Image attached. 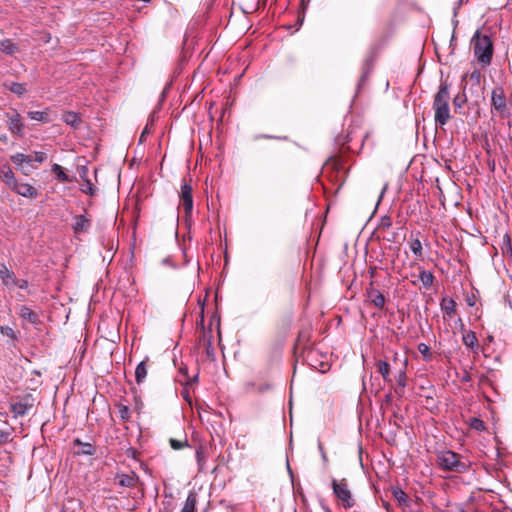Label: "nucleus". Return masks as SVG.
Wrapping results in <instances>:
<instances>
[{
  "label": "nucleus",
  "instance_id": "obj_1",
  "mask_svg": "<svg viewBox=\"0 0 512 512\" xmlns=\"http://www.w3.org/2000/svg\"><path fill=\"white\" fill-rule=\"evenodd\" d=\"M471 44L473 46V53L477 61L482 67H487L491 64L493 56V42L490 36L481 34L479 30L475 32L472 37Z\"/></svg>",
  "mask_w": 512,
  "mask_h": 512
},
{
  "label": "nucleus",
  "instance_id": "obj_2",
  "mask_svg": "<svg viewBox=\"0 0 512 512\" xmlns=\"http://www.w3.org/2000/svg\"><path fill=\"white\" fill-rule=\"evenodd\" d=\"M437 464L442 470L455 473H464L470 468V462L466 457L451 450L439 451Z\"/></svg>",
  "mask_w": 512,
  "mask_h": 512
},
{
  "label": "nucleus",
  "instance_id": "obj_3",
  "mask_svg": "<svg viewBox=\"0 0 512 512\" xmlns=\"http://www.w3.org/2000/svg\"><path fill=\"white\" fill-rule=\"evenodd\" d=\"M450 93L446 83L440 85L437 93L434 96L433 109L435 111L436 125L444 126L450 119Z\"/></svg>",
  "mask_w": 512,
  "mask_h": 512
},
{
  "label": "nucleus",
  "instance_id": "obj_4",
  "mask_svg": "<svg viewBox=\"0 0 512 512\" xmlns=\"http://www.w3.org/2000/svg\"><path fill=\"white\" fill-rule=\"evenodd\" d=\"M491 114L501 119L510 118L512 116L511 105L507 100L504 88L496 86L491 92Z\"/></svg>",
  "mask_w": 512,
  "mask_h": 512
},
{
  "label": "nucleus",
  "instance_id": "obj_5",
  "mask_svg": "<svg viewBox=\"0 0 512 512\" xmlns=\"http://www.w3.org/2000/svg\"><path fill=\"white\" fill-rule=\"evenodd\" d=\"M332 489L336 498L342 503L345 509H349L354 506L355 501L349 490L346 479L340 481L332 479Z\"/></svg>",
  "mask_w": 512,
  "mask_h": 512
},
{
  "label": "nucleus",
  "instance_id": "obj_6",
  "mask_svg": "<svg viewBox=\"0 0 512 512\" xmlns=\"http://www.w3.org/2000/svg\"><path fill=\"white\" fill-rule=\"evenodd\" d=\"M7 118V127L8 130L12 134H16L19 137L24 136L25 125L22 121L21 115L17 112V110H13L12 112H7L5 114Z\"/></svg>",
  "mask_w": 512,
  "mask_h": 512
},
{
  "label": "nucleus",
  "instance_id": "obj_7",
  "mask_svg": "<svg viewBox=\"0 0 512 512\" xmlns=\"http://www.w3.org/2000/svg\"><path fill=\"white\" fill-rule=\"evenodd\" d=\"M180 204L182 205L186 217L191 216L193 210V196H192V187L190 184L184 182L181 185L180 191Z\"/></svg>",
  "mask_w": 512,
  "mask_h": 512
},
{
  "label": "nucleus",
  "instance_id": "obj_8",
  "mask_svg": "<svg viewBox=\"0 0 512 512\" xmlns=\"http://www.w3.org/2000/svg\"><path fill=\"white\" fill-rule=\"evenodd\" d=\"M32 407L33 401L27 396L20 401L11 403L10 411L13 413L14 417H20L25 415Z\"/></svg>",
  "mask_w": 512,
  "mask_h": 512
},
{
  "label": "nucleus",
  "instance_id": "obj_9",
  "mask_svg": "<svg viewBox=\"0 0 512 512\" xmlns=\"http://www.w3.org/2000/svg\"><path fill=\"white\" fill-rule=\"evenodd\" d=\"M73 231L76 235L87 233L91 228V219H89L86 215H76L73 218Z\"/></svg>",
  "mask_w": 512,
  "mask_h": 512
},
{
  "label": "nucleus",
  "instance_id": "obj_10",
  "mask_svg": "<svg viewBox=\"0 0 512 512\" xmlns=\"http://www.w3.org/2000/svg\"><path fill=\"white\" fill-rule=\"evenodd\" d=\"M115 480L117 481V484L121 487L134 488L136 487L139 481V476L134 472L130 474L117 473L115 475Z\"/></svg>",
  "mask_w": 512,
  "mask_h": 512
},
{
  "label": "nucleus",
  "instance_id": "obj_11",
  "mask_svg": "<svg viewBox=\"0 0 512 512\" xmlns=\"http://www.w3.org/2000/svg\"><path fill=\"white\" fill-rule=\"evenodd\" d=\"M15 193L18 195H21L23 197L34 199L38 196V191L35 187L30 185L29 183H19L14 186L12 189Z\"/></svg>",
  "mask_w": 512,
  "mask_h": 512
},
{
  "label": "nucleus",
  "instance_id": "obj_12",
  "mask_svg": "<svg viewBox=\"0 0 512 512\" xmlns=\"http://www.w3.org/2000/svg\"><path fill=\"white\" fill-rule=\"evenodd\" d=\"M418 235H419V232L416 234L411 233L408 243H409L410 250L413 253V255L415 256V258L418 260H423L424 259L423 246H422V243H421Z\"/></svg>",
  "mask_w": 512,
  "mask_h": 512
},
{
  "label": "nucleus",
  "instance_id": "obj_13",
  "mask_svg": "<svg viewBox=\"0 0 512 512\" xmlns=\"http://www.w3.org/2000/svg\"><path fill=\"white\" fill-rule=\"evenodd\" d=\"M10 159L16 165L17 169H19L23 174L28 175V172L25 171V165H31L32 156L23 153H16L11 155Z\"/></svg>",
  "mask_w": 512,
  "mask_h": 512
},
{
  "label": "nucleus",
  "instance_id": "obj_14",
  "mask_svg": "<svg viewBox=\"0 0 512 512\" xmlns=\"http://www.w3.org/2000/svg\"><path fill=\"white\" fill-rule=\"evenodd\" d=\"M0 179L12 190L17 184V178L9 165L0 168Z\"/></svg>",
  "mask_w": 512,
  "mask_h": 512
},
{
  "label": "nucleus",
  "instance_id": "obj_15",
  "mask_svg": "<svg viewBox=\"0 0 512 512\" xmlns=\"http://www.w3.org/2000/svg\"><path fill=\"white\" fill-rule=\"evenodd\" d=\"M406 365L407 361L403 362V368L400 369L398 374L396 375V387L395 393L398 396H402L404 394L405 387L407 385V376H406Z\"/></svg>",
  "mask_w": 512,
  "mask_h": 512
},
{
  "label": "nucleus",
  "instance_id": "obj_16",
  "mask_svg": "<svg viewBox=\"0 0 512 512\" xmlns=\"http://www.w3.org/2000/svg\"><path fill=\"white\" fill-rule=\"evenodd\" d=\"M19 315L23 320L30 324L37 325L40 323L38 314L32 311L28 306H21L19 309Z\"/></svg>",
  "mask_w": 512,
  "mask_h": 512
},
{
  "label": "nucleus",
  "instance_id": "obj_17",
  "mask_svg": "<svg viewBox=\"0 0 512 512\" xmlns=\"http://www.w3.org/2000/svg\"><path fill=\"white\" fill-rule=\"evenodd\" d=\"M27 115L31 120H34L37 122H41V123L51 122L49 108H46L43 111H29Z\"/></svg>",
  "mask_w": 512,
  "mask_h": 512
},
{
  "label": "nucleus",
  "instance_id": "obj_18",
  "mask_svg": "<svg viewBox=\"0 0 512 512\" xmlns=\"http://www.w3.org/2000/svg\"><path fill=\"white\" fill-rule=\"evenodd\" d=\"M368 296L375 307L383 309L385 305V297L379 290L371 288L368 290Z\"/></svg>",
  "mask_w": 512,
  "mask_h": 512
},
{
  "label": "nucleus",
  "instance_id": "obj_19",
  "mask_svg": "<svg viewBox=\"0 0 512 512\" xmlns=\"http://www.w3.org/2000/svg\"><path fill=\"white\" fill-rule=\"evenodd\" d=\"M392 495L398 501L400 507L405 509L410 504V499L407 494L399 487L392 488Z\"/></svg>",
  "mask_w": 512,
  "mask_h": 512
},
{
  "label": "nucleus",
  "instance_id": "obj_20",
  "mask_svg": "<svg viewBox=\"0 0 512 512\" xmlns=\"http://www.w3.org/2000/svg\"><path fill=\"white\" fill-rule=\"evenodd\" d=\"M74 443L79 447L77 454L92 456L96 453V448L92 443L82 442L79 439H75Z\"/></svg>",
  "mask_w": 512,
  "mask_h": 512
},
{
  "label": "nucleus",
  "instance_id": "obj_21",
  "mask_svg": "<svg viewBox=\"0 0 512 512\" xmlns=\"http://www.w3.org/2000/svg\"><path fill=\"white\" fill-rule=\"evenodd\" d=\"M462 342L467 348L472 350H477L479 347L478 339L473 331H468L463 334Z\"/></svg>",
  "mask_w": 512,
  "mask_h": 512
},
{
  "label": "nucleus",
  "instance_id": "obj_22",
  "mask_svg": "<svg viewBox=\"0 0 512 512\" xmlns=\"http://www.w3.org/2000/svg\"><path fill=\"white\" fill-rule=\"evenodd\" d=\"M419 279L422 282L424 288L429 289L432 287L435 277L431 271H427L422 267H419Z\"/></svg>",
  "mask_w": 512,
  "mask_h": 512
},
{
  "label": "nucleus",
  "instance_id": "obj_23",
  "mask_svg": "<svg viewBox=\"0 0 512 512\" xmlns=\"http://www.w3.org/2000/svg\"><path fill=\"white\" fill-rule=\"evenodd\" d=\"M51 171L55 174L56 178L60 182H73L75 178L69 177L65 172L61 165L53 164L51 167Z\"/></svg>",
  "mask_w": 512,
  "mask_h": 512
},
{
  "label": "nucleus",
  "instance_id": "obj_24",
  "mask_svg": "<svg viewBox=\"0 0 512 512\" xmlns=\"http://www.w3.org/2000/svg\"><path fill=\"white\" fill-rule=\"evenodd\" d=\"M3 85L5 88H7L19 97L23 96L27 92L26 85L24 83L11 82L4 83Z\"/></svg>",
  "mask_w": 512,
  "mask_h": 512
},
{
  "label": "nucleus",
  "instance_id": "obj_25",
  "mask_svg": "<svg viewBox=\"0 0 512 512\" xmlns=\"http://www.w3.org/2000/svg\"><path fill=\"white\" fill-rule=\"evenodd\" d=\"M441 309L449 317H452L456 312V302L452 298H443L441 301Z\"/></svg>",
  "mask_w": 512,
  "mask_h": 512
},
{
  "label": "nucleus",
  "instance_id": "obj_26",
  "mask_svg": "<svg viewBox=\"0 0 512 512\" xmlns=\"http://www.w3.org/2000/svg\"><path fill=\"white\" fill-rule=\"evenodd\" d=\"M378 371L382 375L383 379L387 383H392V379L390 377V365L385 360H380L377 363Z\"/></svg>",
  "mask_w": 512,
  "mask_h": 512
},
{
  "label": "nucleus",
  "instance_id": "obj_27",
  "mask_svg": "<svg viewBox=\"0 0 512 512\" xmlns=\"http://www.w3.org/2000/svg\"><path fill=\"white\" fill-rule=\"evenodd\" d=\"M147 376V364L146 361H141L135 369V379L137 384L144 382Z\"/></svg>",
  "mask_w": 512,
  "mask_h": 512
},
{
  "label": "nucleus",
  "instance_id": "obj_28",
  "mask_svg": "<svg viewBox=\"0 0 512 512\" xmlns=\"http://www.w3.org/2000/svg\"><path fill=\"white\" fill-rule=\"evenodd\" d=\"M197 498L194 493H189L181 512H196Z\"/></svg>",
  "mask_w": 512,
  "mask_h": 512
},
{
  "label": "nucleus",
  "instance_id": "obj_29",
  "mask_svg": "<svg viewBox=\"0 0 512 512\" xmlns=\"http://www.w3.org/2000/svg\"><path fill=\"white\" fill-rule=\"evenodd\" d=\"M0 50L5 54L12 55L18 50V47L11 39H4L0 41Z\"/></svg>",
  "mask_w": 512,
  "mask_h": 512
},
{
  "label": "nucleus",
  "instance_id": "obj_30",
  "mask_svg": "<svg viewBox=\"0 0 512 512\" xmlns=\"http://www.w3.org/2000/svg\"><path fill=\"white\" fill-rule=\"evenodd\" d=\"M62 119L66 124H68L72 127H77L80 122L79 115L73 111L65 112Z\"/></svg>",
  "mask_w": 512,
  "mask_h": 512
},
{
  "label": "nucleus",
  "instance_id": "obj_31",
  "mask_svg": "<svg viewBox=\"0 0 512 512\" xmlns=\"http://www.w3.org/2000/svg\"><path fill=\"white\" fill-rule=\"evenodd\" d=\"M0 276H1V278H2V280H3V283H4L5 285L10 284V282H11V283H13V282H14V280H15V275H14V273H13L12 271H10V270L6 267V265H4V264H1V265H0Z\"/></svg>",
  "mask_w": 512,
  "mask_h": 512
},
{
  "label": "nucleus",
  "instance_id": "obj_32",
  "mask_svg": "<svg viewBox=\"0 0 512 512\" xmlns=\"http://www.w3.org/2000/svg\"><path fill=\"white\" fill-rule=\"evenodd\" d=\"M81 192L87 194L89 196H95L97 194L98 189L91 182L90 179L83 180V184L80 187Z\"/></svg>",
  "mask_w": 512,
  "mask_h": 512
},
{
  "label": "nucleus",
  "instance_id": "obj_33",
  "mask_svg": "<svg viewBox=\"0 0 512 512\" xmlns=\"http://www.w3.org/2000/svg\"><path fill=\"white\" fill-rule=\"evenodd\" d=\"M117 408H118V413H119V417L121 418V420L124 422H128L131 417L129 407L127 405L119 403V404H117Z\"/></svg>",
  "mask_w": 512,
  "mask_h": 512
},
{
  "label": "nucleus",
  "instance_id": "obj_34",
  "mask_svg": "<svg viewBox=\"0 0 512 512\" xmlns=\"http://www.w3.org/2000/svg\"><path fill=\"white\" fill-rule=\"evenodd\" d=\"M417 348L418 351L423 356L424 360L430 361L432 359V353L429 345H427L426 343H419Z\"/></svg>",
  "mask_w": 512,
  "mask_h": 512
},
{
  "label": "nucleus",
  "instance_id": "obj_35",
  "mask_svg": "<svg viewBox=\"0 0 512 512\" xmlns=\"http://www.w3.org/2000/svg\"><path fill=\"white\" fill-rule=\"evenodd\" d=\"M469 426L476 431H484L486 429L485 423L477 417L469 420Z\"/></svg>",
  "mask_w": 512,
  "mask_h": 512
},
{
  "label": "nucleus",
  "instance_id": "obj_36",
  "mask_svg": "<svg viewBox=\"0 0 512 512\" xmlns=\"http://www.w3.org/2000/svg\"><path fill=\"white\" fill-rule=\"evenodd\" d=\"M169 442H170L171 447L174 450H180V449L188 446L187 440L181 441V440H176V439L171 438Z\"/></svg>",
  "mask_w": 512,
  "mask_h": 512
},
{
  "label": "nucleus",
  "instance_id": "obj_37",
  "mask_svg": "<svg viewBox=\"0 0 512 512\" xmlns=\"http://www.w3.org/2000/svg\"><path fill=\"white\" fill-rule=\"evenodd\" d=\"M371 67H372V60L371 59H366L365 60V63H364V66H363V74L361 76V82H364L365 79L368 77V74L371 70Z\"/></svg>",
  "mask_w": 512,
  "mask_h": 512
},
{
  "label": "nucleus",
  "instance_id": "obj_38",
  "mask_svg": "<svg viewBox=\"0 0 512 512\" xmlns=\"http://www.w3.org/2000/svg\"><path fill=\"white\" fill-rule=\"evenodd\" d=\"M0 331L3 335L15 340L17 338L16 333L13 328L9 326H1Z\"/></svg>",
  "mask_w": 512,
  "mask_h": 512
},
{
  "label": "nucleus",
  "instance_id": "obj_39",
  "mask_svg": "<svg viewBox=\"0 0 512 512\" xmlns=\"http://www.w3.org/2000/svg\"><path fill=\"white\" fill-rule=\"evenodd\" d=\"M196 459H197V462H198V465H199V470L200 471H203V463H204V460H205V455H204V452H203V449L201 447H199L197 450H196Z\"/></svg>",
  "mask_w": 512,
  "mask_h": 512
},
{
  "label": "nucleus",
  "instance_id": "obj_40",
  "mask_svg": "<svg viewBox=\"0 0 512 512\" xmlns=\"http://www.w3.org/2000/svg\"><path fill=\"white\" fill-rule=\"evenodd\" d=\"M81 180L89 179V168L87 165H81L77 168Z\"/></svg>",
  "mask_w": 512,
  "mask_h": 512
},
{
  "label": "nucleus",
  "instance_id": "obj_41",
  "mask_svg": "<svg viewBox=\"0 0 512 512\" xmlns=\"http://www.w3.org/2000/svg\"><path fill=\"white\" fill-rule=\"evenodd\" d=\"M47 159V154L42 151H36L34 152V156L32 157V161H35L37 163H43Z\"/></svg>",
  "mask_w": 512,
  "mask_h": 512
},
{
  "label": "nucleus",
  "instance_id": "obj_42",
  "mask_svg": "<svg viewBox=\"0 0 512 512\" xmlns=\"http://www.w3.org/2000/svg\"><path fill=\"white\" fill-rule=\"evenodd\" d=\"M470 80L475 83V84H480V81H481V72L480 70H474L471 72L470 74Z\"/></svg>",
  "mask_w": 512,
  "mask_h": 512
},
{
  "label": "nucleus",
  "instance_id": "obj_43",
  "mask_svg": "<svg viewBox=\"0 0 512 512\" xmlns=\"http://www.w3.org/2000/svg\"><path fill=\"white\" fill-rule=\"evenodd\" d=\"M503 244L505 246H507V252L511 253L512 252L511 238L508 233H505V235L503 236Z\"/></svg>",
  "mask_w": 512,
  "mask_h": 512
},
{
  "label": "nucleus",
  "instance_id": "obj_44",
  "mask_svg": "<svg viewBox=\"0 0 512 512\" xmlns=\"http://www.w3.org/2000/svg\"><path fill=\"white\" fill-rule=\"evenodd\" d=\"M318 450H319V452L321 454V458H322L323 462L327 463L328 462V457H327V454H326V452L324 450L323 444H322V442L320 440L318 441Z\"/></svg>",
  "mask_w": 512,
  "mask_h": 512
},
{
  "label": "nucleus",
  "instance_id": "obj_45",
  "mask_svg": "<svg viewBox=\"0 0 512 512\" xmlns=\"http://www.w3.org/2000/svg\"><path fill=\"white\" fill-rule=\"evenodd\" d=\"M391 225H392V222L389 217L385 216V217L381 218V221H380L381 228L388 229L391 227Z\"/></svg>",
  "mask_w": 512,
  "mask_h": 512
},
{
  "label": "nucleus",
  "instance_id": "obj_46",
  "mask_svg": "<svg viewBox=\"0 0 512 512\" xmlns=\"http://www.w3.org/2000/svg\"><path fill=\"white\" fill-rule=\"evenodd\" d=\"M16 286H18L20 289H26L28 287V281L21 279V280H14L13 282Z\"/></svg>",
  "mask_w": 512,
  "mask_h": 512
},
{
  "label": "nucleus",
  "instance_id": "obj_47",
  "mask_svg": "<svg viewBox=\"0 0 512 512\" xmlns=\"http://www.w3.org/2000/svg\"><path fill=\"white\" fill-rule=\"evenodd\" d=\"M149 133H150V129H149L148 125H147V126L144 128V130L142 131V133H141V136H140V142H143V141H144V139H145V136H146L147 134H149Z\"/></svg>",
  "mask_w": 512,
  "mask_h": 512
},
{
  "label": "nucleus",
  "instance_id": "obj_48",
  "mask_svg": "<svg viewBox=\"0 0 512 512\" xmlns=\"http://www.w3.org/2000/svg\"><path fill=\"white\" fill-rule=\"evenodd\" d=\"M8 438V434L0 430V445Z\"/></svg>",
  "mask_w": 512,
  "mask_h": 512
},
{
  "label": "nucleus",
  "instance_id": "obj_49",
  "mask_svg": "<svg viewBox=\"0 0 512 512\" xmlns=\"http://www.w3.org/2000/svg\"><path fill=\"white\" fill-rule=\"evenodd\" d=\"M198 381V374L194 375L193 378L187 381V384L195 383Z\"/></svg>",
  "mask_w": 512,
  "mask_h": 512
},
{
  "label": "nucleus",
  "instance_id": "obj_50",
  "mask_svg": "<svg viewBox=\"0 0 512 512\" xmlns=\"http://www.w3.org/2000/svg\"><path fill=\"white\" fill-rule=\"evenodd\" d=\"M453 102H454V105H456V106H458V107H461V102H460V100H459V98H458V97H455V98H454V100H453Z\"/></svg>",
  "mask_w": 512,
  "mask_h": 512
},
{
  "label": "nucleus",
  "instance_id": "obj_51",
  "mask_svg": "<svg viewBox=\"0 0 512 512\" xmlns=\"http://www.w3.org/2000/svg\"><path fill=\"white\" fill-rule=\"evenodd\" d=\"M326 370H327V364H323V363H322V364H321V368L319 369V371H321V372H323V373H324V372H326Z\"/></svg>",
  "mask_w": 512,
  "mask_h": 512
},
{
  "label": "nucleus",
  "instance_id": "obj_52",
  "mask_svg": "<svg viewBox=\"0 0 512 512\" xmlns=\"http://www.w3.org/2000/svg\"><path fill=\"white\" fill-rule=\"evenodd\" d=\"M470 380V375L469 374H466L465 376H463L462 378V381L464 382H468Z\"/></svg>",
  "mask_w": 512,
  "mask_h": 512
},
{
  "label": "nucleus",
  "instance_id": "obj_53",
  "mask_svg": "<svg viewBox=\"0 0 512 512\" xmlns=\"http://www.w3.org/2000/svg\"><path fill=\"white\" fill-rule=\"evenodd\" d=\"M322 508H323L324 512H331L330 508L325 504H322Z\"/></svg>",
  "mask_w": 512,
  "mask_h": 512
},
{
  "label": "nucleus",
  "instance_id": "obj_54",
  "mask_svg": "<svg viewBox=\"0 0 512 512\" xmlns=\"http://www.w3.org/2000/svg\"><path fill=\"white\" fill-rule=\"evenodd\" d=\"M386 189H387V185H385V186L383 187V189H382V191H381V194H380V199L383 197V194L385 193Z\"/></svg>",
  "mask_w": 512,
  "mask_h": 512
},
{
  "label": "nucleus",
  "instance_id": "obj_55",
  "mask_svg": "<svg viewBox=\"0 0 512 512\" xmlns=\"http://www.w3.org/2000/svg\"><path fill=\"white\" fill-rule=\"evenodd\" d=\"M502 253L503 254L508 253L507 252V246H505L504 244L502 245Z\"/></svg>",
  "mask_w": 512,
  "mask_h": 512
},
{
  "label": "nucleus",
  "instance_id": "obj_56",
  "mask_svg": "<svg viewBox=\"0 0 512 512\" xmlns=\"http://www.w3.org/2000/svg\"><path fill=\"white\" fill-rule=\"evenodd\" d=\"M260 137H262V138H272V136H269V135H263V136H257V137H256V139H258V138H260Z\"/></svg>",
  "mask_w": 512,
  "mask_h": 512
},
{
  "label": "nucleus",
  "instance_id": "obj_57",
  "mask_svg": "<svg viewBox=\"0 0 512 512\" xmlns=\"http://www.w3.org/2000/svg\"><path fill=\"white\" fill-rule=\"evenodd\" d=\"M180 371H181L182 373H186V372H187V368H180Z\"/></svg>",
  "mask_w": 512,
  "mask_h": 512
},
{
  "label": "nucleus",
  "instance_id": "obj_58",
  "mask_svg": "<svg viewBox=\"0 0 512 512\" xmlns=\"http://www.w3.org/2000/svg\"><path fill=\"white\" fill-rule=\"evenodd\" d=\"M183 394H184V398H185L186 400H188V392H184Z\"/></svg>",
  "mask_w": 512,
  "mask_h": 512
}]
</instances>
